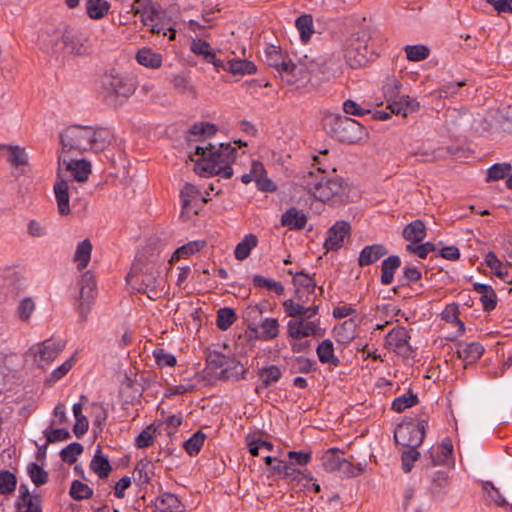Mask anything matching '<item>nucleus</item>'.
Here are the masks:
<instances>
[{
  "instance_id": "obj_24",
  "label": "nucleus",
  "mask_w": 512,
  "mask_h": 512,
  "mask_svg": "<svg viewBox=\"0 0 512 512\" xmlns=\"http://www.w3.org/2000/svg\"><path fill=\"white\" fill-rule=\"evenodd\" d=\"M293 284L296 287V294L300 301H303L304 294H313L316 289L315 279L304 272H297L293 275Z\"/></svg>"
},
{
  "instance_id": "obj_22",
  "label": "nucleus",
  "mask_w": 512,
  "mask_h": 512,
  "mask_svg": "<svg viewBox=\"0 0 512 512\" xmlns=\"http://www.w3.org/2000/svg\"><path fill=\"white\" fill-rule=\"evenodd\" d=\"M388 253L387 248L382 244H373L365 246L358 257L360 267L369 266L377 262Z\"/></svg>"
},
{
  "instance_id": "obj_2",
  "label": "nucleus",
  "mask_w": 512,
  "mask_h": 512,
  "mask_svg": "<svg viewBox=\"0 0 512 512\" xmlns=\"http://www.w3.org/2000/svg\"><path fill=\"white\" fill-rule=\"evenodd\" d=\"M235 153L236 149L229 143H221L218 147L212 144L205 147L196 146L195 155L199 156L196 160V170L229 179L233 175L230 163Z\"/></svg>"
},
{
  "instance_id": "obj_26",
  "label": "nucleus",
  "mask_w": 512,
  "mask_h": 512,
  "mask_svg": "<svg viewBox=\"0 0 512 512\" xmlns=\"http://www.w3.org/2000/svg\"><path fill=\"white\" fill-rule=\"evenodd\" d=\"M307 216L296 208H289L281 217V224L289 230H301L306 226Z\"/></svg>"
},
{
  "instance_id": "obj_11",
  "label": "nucleus",
  "mask_w": 512,
  "mask_h": 512,
  "mask_svg": "<svg viewBox=\"0 0 512 512\" xmlns=\"http://www.w3.org/2000/svg\"><path fill=\"white\" fill-rule=\"evenodd\" d=\"M80 292L78 300V313L80 322H86L94 301L96 281L90 271L83 273L79 280Z\"/></svg>"
},
{
  "instance_id": "obj_25",
  "label": "nucleus",
  "mask_w": 512,
  "mask_h": 512,
  "mask_svg": "<svg viewBox=\"0 0 512 512\" xmlns=\"http://www.w3.org/2000/svg\"><path fill=\"white\" fill-rule=\"evenodd\" d=\"M63 25L56 28H46L39 34L41 44L46 50H56L60 43L63 44Z\"/></svg>"
},
{
  "instance_id": "obj_19",
  "label": "nucleus",
  "mask_w": 512,
  "mask_h": 512,
  "mask_svg": "<svg viewBox=\"0 0 512 512\" xmlns=\"http://www.w3.org/2000/svg\"><path fill=\"white\" fill-rule=\"evenodd\" d=\"M180 198L182 200V216L189 217L190 213L198 214L200 206L197 201L200 198V192L194 185L186 183L180 191Z\"/></svg>"
},
{
  "instance_id": "obj_39",
  "label": "nucleus",
  "mask_w": 512,
  "mask_h": 512,
  "mask_svg": "<svg viewBox=\"0 0 512 512\" xmlns=\"http://www.w3.org/2000/svg\"><path fill=\"white\" fill-rule=\"evenodd\" d=\"M245 374L244 366L238 361H227V364L220 372L221 379L237 381Z\"/></svg>"
},
{
  "instance_id": "obj_3",
  "label": "nucleus",
  "mask_w": 512,
  "mask_h": 512,
  "mask_svg": "<svg viewBox=\"0 0 512 512\" xmlns=\"http://www.w3.org/2000/svg\"><path fill=\"white\" fill-rule=\"evenodd\" d=\"M128 282L139 283L138 291L146 293L150 299L158 297L163 279L160 277L159 265L155 259H147L143 254L136 257L130 273L126 277Z\"/></svg>"
},
{
  "instance_id": "obj_63",
  "label": "nucleus",
  "mask_w": 512,
  "mask_h": 512,
  "mask_svg": "<svg viewBox=\"0 0 512 512\" xmlns=\"http://www.w3.org/2000/svg\"><path fill=\"white\" fill-rule=\"evenodd\" d=\"M420 457V453L416 448H407V450L403 451L401 455L402 459V468L407 473L410 472L414 462L417 461Z\"/></svg>"
},
{
  "instance_id": "obj_13",
  "label": "nucleus",
  "mask_w": 512,
  "mask_h": 512,
  "mask_svg": "<svg viewBox=\"0 0 512 512\" xmlns=\"http://www.w3.org/2000/svg\"><path fill=\"white\" fill-rule=\"evenodd\" d=\"M64 347L63 341L48 339L35 345L31 350L33 351L35 362L40 367H44L54 361Z\"/></svg>"
},
{
  "instance_id": "obj_42",
  "label": "nucleus",
  "mask_w": 512,
  "mask_h": 512,
  "mask_svg": "<svg viewBox=\"0 0 512 512\" xmlns=\"http://www.w3.org/2000/svg\"><path fill=\"white\" fill-rule=\"evenodd\" d=\"M206 242L203 240L191 241L179 247L172 255L170 262L178 261L181 258L188 257L200 251Z\"/></svg>"
},
{
  "instance_id": "obj_14",
  "label": "nucleus",
  "mask_w": 512,
  "mask_h": 512,
  "mask_svg": "<svg viewBox=\"0 0 512 512\" xmlns=\"http://www.w3.org/2000/svg\"><path fill=\"white\" fill-rule=\"evenodd\" d=\"M264 60L269 66L274 67L281 76L294 75L297 70V65L291 60H287L281 50L273 45L264 49Z\"/></svg>"
},
{
  "instance_id": "obj_35",
  "label": "nucleus",
  "mask_w": 512,
  "mask_h": 512,
  "mask_svg": "<svg viewBox=\"0 0 512 512\" xmlns=\"http://www.w3.org/2000/svg\"><path fill=\"white\" fill-rule=\"evenodd\" d=\"M401 260L399 256L392 255L384 259L381 265V282L384 285L392 283L395 271L400 267Z\"/></svg>"
},
{
  "instance_id": "obj_41",
  "label": "nucleus",
  "mask_w": 512,
  "mask_h": 512,
  "mask_svg": "<svg viewBox=\"0 0 512 512\" xmlns=\"http://www.w3.org/2000/svg\"><path fill=\"white\" fill-rule=\"evenodd\" d=\"M110 4L106 0H88L86 11L91 19H102L109 11Z\"/></svg>"
},
{
  "instance_id": "obj_29",
  "label": "nucleus",
  "mask_w": 512,
  "mask_h": 512,
  "mask_svg": "<svg viewBox=\"0 0 512 512\" xmlns=\"http://www.w3.org/2000/svg\"><path fill=\"white\" fill-rule=\"evenodd\" d=\"M474 290L480 294V301L485 311H492L497 305V295L490 285L474 283Z\"/></svg>"
},
{
  "instance_id": "obj_46",
  "label": "nucleus",
  "mask_w": 512,
  "mask_h": 512,
  "mask_svg": "<svg viewBox=\"0 0 512 512\" xmlns=\"http://www.w3.org/2000/svg\"><path fill=\"white\" fill-rule=\"evenodd\" d=\"M171 83L177 91L182 94H188L193 97L196 96V89L194 85L191 83L190 78L186 74H177L174 75Z\"/></svg>"
},
{
  "instance_id": "obj_59",
  "label": "nucleus",
  "mask_w": 512,
  "mask_h": 512,
  "mask_svg": "<svg viewBox=\"0 0 512 512\" xmlns=\"http://www.w3.org/2000/svg\"><path fill=\"white\" fill-rule=\"evenodd\" d=\"M458 305L455 303L448 304L445 309L441 313V317L443 320L449 323H457L459 325V329L461 332L464 331V324L459 320L458 317Z\"/></svg>"
},
{
  "instance_id": "obj_57",
  "label": "nucleus",
  "mask_w": 512,
  "mask_h": 512,
  "mask_svg": "<svg viewBox=\"0 0 512 512\" xmlns=\"http://www.w3.org/2000/svg\"><path fill=\"white\" fill-rule=\"evenodd\" d=\"M418 401L415 394L408 393L397 397L392 402V409L398 413L403 412L405 409L414 406Z\"/></svg>"
},
{
  "instance_id": "obj_47",
  "label": "nucleus",
  "mask_w": 512,
  "mask_h": 512,
  "mask_svg": "<svg viewBox=\"0 0 512 512\" xmlns=\"http://www.w3.org/2000/svg\"><path fill=\"white\" fill-rule=\"evenodd\" d=\"M17 486V477L8 470H0V494L10 495Z\"/></svg>"
},
{
  "instance_id": "obj_28",
  "label": "nucleus",
  "mask_w": 512,
  "mask_h": 512,
  "mask_svg": "<svg viewBox=\"0 0 512 512\" xmlns=\"http://www.w3.org/2000/svg\"><path fill=\"white\" fill-rule=\"evenodd\" d=\"M159 11L160 6L151 0H146L141 9L135 7L134 5L131 6V12L134 15H140L142 23L146 26L149 25V22L156 21L159 15Z\"/></svg>"
},
{
  "instance_id": "obj_54",
  "label": "nucleus",
  "mask_w": 512,
  "mask_h": 512,
  "mask_svg": "<svg viewBox=\"0 0 512 512\" xmlns=\"http://www.w3.org/2000/svg\"><path fill=\"white\" fill-rule=\"evenodd\" d=\"M512 170L509 163H496L492 165L487 171V182L497 181L505 178Z\"/></svg>"
},
{
  "instance_id": "obj_40",
  "label": "nucleus",
  "mask_w": 512,
  "mask_h": 512,
  "mask_svg": "<svg viewBox=\"0 0 512 512\" xmlns=\"http://www.w3.org/2000/svg\"><path fill=\"white\" fill-rule=\"evenodd\" d=\"M487 266L493 270L495 275L508 283H512V278L508 279L507 266L504 265L494 252H488L485 256Z\"/></svg>"
},
{
  "instance_id": "obj_64",
  "label": "nucleus",
  "mask_w": 512,
  "mask_h": 512,
  "mask_svg": "<svg viewBox=\"0 0 512 512\" xmlns=\"http://www.w3.org/2000/svg\"><path fill=\"white\" fill-rule=\"evenodd\" d=\"M154 439V430L152 426H147L135 439V445L138 448H146L152 445Z\"/></svg>"
},
{
  "instance_id": "obj_50",
  "label": "nucleus",
  "mask_w": 512,
  "mask_h": 512,
  "mask_svg": "<svg viewBox=\"0 0 512 512\" xmlns=\"http://www.w3.org/2000/svg\"><path fill=\"white\" fill-rule=\"evenodd\" d=\"M205 438L206 435L203 432L197 431L188 440L184 442L183 447L185 451L190 456L197 455L204 444Z\"/></svg>"
},
{
  "instance_id": "obj_18",
  "label": "nucleus",
  "mask_w": 512,
  "mask_h": 512,
  "mask_svg": "<svg viewBox=\"0 0 512 512\" xmlns=\"http://www.w3.org/2000/svg\"><path fill=\"white\" fill-rule=\"evenodd\" d=\"M18 512H42V501L39 495L31 494L26 484L19 486V499L16 503Z\"/></svg>"
},
{
  "instance_id": "obj_9",
  "label": "nucleus",
  "mask_w": 512,
  "mask_h": 512,
  "mask_svg": "<svg viewBox=\"0 0 512 512\" xmlns=\"http://www.w3.org/2000/svg\"><path fill=\"white\" fill-rule=\"evenodd\" d=\"M63 50L74 56H86L92 53L93 44L87 32L63 25Z\"/></svg>"
},
{
  "instance_id": "obj_48",
  "label": "nucleus",
  "mask_w": 512,
  "mask_h": 512,
  "mask_svg": "<svg viewBox=\"0 0 512 512\" xmlns=\"http://www.w3.org/2000/svg\"><path fill=\"white\" fill-rule=\"evenodd\" d=\"M27 473L37 487H40L47 483L48 473L37 463L31 462L27 466Z\"/></svg>"
},
{
  "instance_id": "obj_36",
  "label": "nucleus",
  "mask_w": 512,
  "mask_h": 512,
  "mask_svg": "<svg viewBox=\"0 0 512 512\" xmlns=\"http://www.w3.org/2000/svg\"><path fill=\"white\" fill-rule=\"evenodd\" d=\"M258 244V239L256 235L254 234H247L245 237L240 241L235 250L234 255L235 258L239 261H243L246 258L249 257L251 250L254 249Z\"/></svg>"
},
{
  "instance_id": "obj_33",
  "label": "nucleus",
  "mask_w": 512,
  "mask_h": 512,
  "mask_svg": "<svg viewBox=\"0 0 512 512\" xmlns=\"http://www.w3.org/2000/svg\"><path fill=\"white\" fill-rule=\"evenodd\" d=\"M402 236L412 243L421 242L426 237V226L422 220H414L403 229Z\"/></svg>"
},
{
  "instance_id": "obj_17",
  "label": "nucleus",
  "mask_w": 512,
  "mask_h": 512,
  "mask_svg": "<svg viewBox=\"0 0 512 512\" xmlns=\"http://www.w3.org/2000/svg\"><path fill=\"white\" fill-rule=\"evenodd\" d=\"M350 225L345 221L336 222L327 231V238L324 242V247L327 251H337L343 244L346 236L349 235Z\"/></svg>"
},
{
  "instance_id": "obj_45",
  "label": "nucleus",
  "mask_w": 512,
  "mask_h": 512,
  "mask_svg": "<svg viewBox=\"0 0 512 512\" xmlns=\"http://www.w3.org/2000/svg\"><path fill=\"white\" fill-rule=\"evenodd\" d=\"M341 451L337 448H330L322 455V466L328 472H336L343 457L340 456Z\"/></svg>"
},
{
  "instance_id": "obj_30",
  "label": "nucleus",
  "mask_w": 512,
  "mask_h": 512,
  "mask_svg": "<svg viewBox=\"0 0 512 512\" xmlns=\"http://www.w3.org/2000/svg\"><path fill=\"white\" fill-rule=\"evenodd\" d=\"M316 353L321 363L329 364L333 367H338L340 365L339 358L334 354V346L331 340H323L318 345Z\"/></svg>"
},
{
  "instance_id": "obj_56",
  "label": "nucleus",
  "mask_w": 512,
  "mask_h": 512,
  "mask_svg": "<svg viewBox=\"0 0 512 512\" xmlns=\"http://www.w3.org/2000/svg\"><path fill=\"white\" fill-rule=\"evenodd\" d=\"M83 452V446L80 443L74 442L63 448L60 452V457L63 462L73 464L76 462L77 457Z\"/></svg>"
},
{
  "instance_id": "obj_23",
  "label": "nucleus",
  "mask_w": 512,
  "mask_h": 512,
  "mask_svg": "<svg viewBox=\"0 0 512 512\" xmlns=\"http://www.w3.org/2000/svg\"><path fill=\"white\" fill-rule=\"evenodd\" d=\"M483 352L484 348L479 342L459 343L456 350L457 357L466 364L475 363L482 356Z\"/></svg>"
},
{
  "instance_id": "obj_31",
  "label": "nucleus",
  "mask_w": 512,
  "mask_h": 512,
  "mask_svg": "<svg viewBox=\"0 0 512 512\" xmlns=\"http://www.w3.org/2000/svg\"><path fill=\"white\" fill-rule=\"evenodd\" d=\"M90 469L97 474L100 479L107 478L112 470L108 459L102 455L100 446L97 447L90 462Z\"/></svg>"
},
{
  "instance_id": "obj_6",
  "label": "nucleus",
  "mask_w": 512,
  "mask_h": 512,
  "mask_svg": "<svg viewBox=\"0 0 512 512\" xmlns=\"http://www.w3.org/2000/svg\"><path fill=\"white\" fill-rule=\"evenodd\" d=\"M324 125L331 137L339 142L354 144L362 137L363 127L361 124L344 115H328Z\"/></svg>"
},
{
  "instance_id": "obj_49",
  "label": "nucleus",
  "mask_w": 512,
  "mask_h": 512,
  "mask_svg": "<svg viewBox=\"0 0 512 512\" xmlns=\"http://www.w3.org/2000/svg\"><path fill=\"white\" fill-rule=\"evenodd\" d=\"M281 376H282L281 370L275 365L263 367L259 371V377L262 381V385L265 388H267L271 384L277 382L281 378Z\"/></svg>"
},
{
  "instance_id": "obj_4",
  "label": "nucleus",
  "mask_w": 512,
  "mask_h": 512,
  "mask_svg": "<svg viewBox=\"0 0 512 512\" xmlns=\"http://www.w3.org/2000/svg\"><path fill=\"white\" fill-rule=\"evenodd\" d=\"M301 185L309 194L321 202L329 201L344 191V183L340 177L328 178L326 175L313 171L302 173Z\"/></svg>"
},
{
  "instance_id": "obj_37",
  "label": "nucleus",
  "mask_w": 512,
  "mask_h": 512,
  "mask_svg": "<svg viewBox=\"0 0 512 512\" xmlns=\"http://www.w3.org/2000/svg\"><path fill=\"white\" fill-rule=\"evenodd\" d=\"M136 60L140 65L154 69L159 68L162 64V56L150 48L140 49L136 54Z\"/></svg>"
},
{
  "instance_id": "obj_34",
  "label": "nucleus",
  "mask_w": 512,
  "mask_h": 512,
  "mask_svg": "<svg viewBox=\"0 0 512 512\" xmlns=\"http://www.w3.org/2000/svg\"><path fill=\"white\" fill-rule=\"evenodd\" d=\"M252 173L256 175L255 182L259 190L264 192L276 191V185L266 176L264 166L261 162H252Z\"/></svg>"
},
{
  "instance_id": "obj_32",
  "label": "nucleus",
  "mask_w": 512,
  "mask_h": 512,
  "mask_svg": "<svg viewBox=\"0 0 512 512\" xmlns=\"http://www.w3.org/2000/svg\"><path fill=\"white\" fill-rule=\"evenodd\" d=\"M156 507L161 512H182L184 506L179 498L172 493H163L156 499Z\"/></svg>"
},
{
  "instance_id": "obj_61",
  "label": "nucleus",
  "mask_w": 512,
  "mask_h": 512,
  "mask_svg": "<svg viewBox=\"0 0 512 512\" xmlns=\"http://www.w3.org/2000/svg\"><path fill=\"white\" fill-rule=\"evenodd\" d=\"M153 356L158 366L160 367H173L176 365V357L170 353H167L164 349L158 348L153 351Z\"/></svg>"
},
{
  "instance_id": "obj_10",
  "label": "nucleus",
  "mask_w": 512,
  "mask_h": 512,
  "mask_svg": "<svg viewBox=\"0 0 512 512\" xmlns=\"http://www.w3.org/2000/svg\"><path fill=\"white\" fill-rule=\"evenodd\" d=\"M398 88L399 82L395 78L387 79V83L384 86V95L388 102L387 108H389L393 114L405 117L408 113L418 110L419 103L414 99H410L408 96H401L397 99Z\"/></svg>"
},
{
  "instance_id": "obj_12",
  "label": "nucleus",
  "mask_w": 512,
  "mask_h": 512,
  "mask_svg": "<svg viewBox=\"0 0 512 512\" xmlns=\"http://www.w3.org/2000/svg\"><path fill=\"white\" fill-rule=\"evenodd\" d=\"M73 156H75V154L59 153V171L62 167H64L66 171L71 172V176L75 180H77L78 182H85L88 179L89 174L91 173V164L89 161L84 159H74Z\"/></svg>"
},
{
  "instance_id": "obj_51",
  "label": "nucleus",
  "mask_w": 512,
  "mask_h": 512,
  "mask_svg": "<svg viewBox=\"0 0 512 512\" xmlns=\"http://www.w3.org/2000/svg\"><path fill=\"white\" fill-rule=\"evenodd\" d=\"M406 57L409 61L419 62L428 58L430 50L425 45H407L404 48Z\"/></svg>"
},
{
  "instance_id": "obj_20",
  "label": "nucleus",
  "mask_w": 512,
  "mask_h": 512,
  "mask_svg": "<svg viewBox=\"0 0 512 512\" xmlns=\"http://www.w3.org/2000/svg\"><path fill=\"white\" fill-rule=\"evenodd\" d=\"M287 328L289 336L293 339L314 336L319 329V321H306L304 319L289 321Z\"/></svg>"
},
{
  "instance_id": "obj_38",
  "label": "nucleus",
  "mask_w": 512,
  "mask_h": 512,
  "mask_svg": "<svg viewBox=\"0 0 512 512\" xmlns=\"http://www.w3.org/2000/svg\"><path fill=\"white\" fill-rule=\"evenodd\" d=\"M92 252V244L89 239H84L78 243L74 254V261L77 263L78 269L82 270L87 267Z\"/></svg>"
},
{
  "instance_id": "obj_60",
  "label": "nucleus",
  "mask_w": 512,
  "mask_h": 512,
  "mask_svg": "<svg viewBox=\"0 0 512 512\" xmlns=\"http://www.w3.org/2000/svg\"><path fill=\"white\" fill-rule=\"evenodd\" d=\"M35 310V303L30 297L22 299L17 307V316L21 321H27Z\"/></svg>"
},
{
  "instance_id": "obj_58",
  "label": "nucleus",
  "mask_w": 512,
  "mask_h": 512,
  "mask_svg": "<svg viewBox=\"0 0 512 512\" xmlns=\"http://www.w3.org/2000/svg\"><path fill=\"white\" fill-rule=\"evenodd\" d=\"M364 471V467L361 464L354 466L350 461L345 458L342 459L339 464L336 472L344 477H355L362 474Z\"/></svg>"
},
{
  "instance_id": "obj_27",
  "label": "nucleus",
  "mask_w": 512,
  "mask_h": 512,
  "mask_svg": "<svg viewBox=\"0 0 512 512\" xmlns=\"http://www.w3.org/2000/svg\"><path fill=\"white\" fill-rule=\"evenodd\" d=\"M224 71H228L233 75H251L256 73V65L245 59H230L224 63Z\"/></svg>"
},
{
  "instance_id": "obj_44",
  "label": "nucleus",
  "mask_w": 512,
  "mask_h": 512,
  "mask_svg": "<svg viewBox=\"0 0 512 512\" xmlns=\"http://www.w3.org/2000/svg\"><path fill=\"white\" fill-rule=\"evenodd\" d=\"M69 495L76 501L87 500L93 496V489L80 480L71 483Z\"/></svg>"
},
{
  "instance_id": "obj_8",
  "label": "nucleus",
  "mask_w": 512,
  "mask_h": 512,
  "mask_svg": "<svg viewBox=\"0 0 512 512\" xmlns=\"http://www.w3.org/2000/svg\"><path fill=\"white\" fill-rule=\"evenodd\" d=\"M427 426V418L398 424L394 430L395 443L406 448H417L423 442Z\"/></svg>"
},
{
  "instance_id": "obj_53",
  "label": "nucleus",
  "mask_w": 512,
  "mask_h": 512,
  "mask_svg": "<svg viewBox=\"0 0 512 512\" xmlns=\"http://www.w3.org/2000/svg\"><path fill=\"white\" fill-rule=\"evenodd\" d=\"M261 335L260 338L263 340H272L276 338L279 334V323L277 319L274 318H266L261 326Z\"/></svg>"
},
{
  "instance_id": "obj_1",
  "label": "nucleus",
  "mask_w": 512,
  "mask_h": 512,
  "mask_svg": "<svg viewBox=\"0 0 512 512\" xmlns=\"http://www.w3.org/2000/svg\"><path fill=\"white\" fill-rule=\"evenodd\" d=\"M108 136V131L103 128L70 125L59 134L60 153L77 156L88 151H101L109 143Z\"/></svg>"
},
{
  "instance_id": "obj_15",
  "label": "nucleus",
  "mask_w": 512,
  "mask_h": 512,
  "mask_svg": "<svg viewBox=\"0 0 512 512\" xmlns=\"http://www.w3.org/2000/svg\"><path fill=\"white\" fill-rule=\"evenodd\" d=\"M410 335L406 328L397 326L393 328L385 338V347L401 355H409L411 347L409 344Z\"/></svg>"
},
{
  "instance_id": "obj_21",
  "label": "nucleus",
  "mask_w": 512,
  "mask_h": 512,
  "mask_svg": "<svg viewBox=\"0 0 512 512\" xmlns=\"http://www.w3.org/2000/svg\"><path fill=\"white\" fill-rule=\"evenodd\" d=\"M0 156L6 157L13 167L26 165L28 162L25 148L18 145L0 144Z\"/></svg>"
},
{
  "instance_id": "obj_7",
  "label": "nucleus",
  "mask_w": 512,
  "mask_h": 512,
  "mask_svg": "<svg viewBox=\"0 0 512 512\" xmlns=\"http://www.w3.org/2000/svg\"><path fill=\"white\" fill-rule=\"evenodd\" d=\"M101 88L104 99L113 105H116L117 98L127 99L135 91L134 84L114 70L105 73L101 77Z\"/></svg>"
},
{
  "instance_id": "obj_52",
  "label": "nucleus",
  "mask_w": 512,
  "mask_h": 512,
  "mask_svg": "<svg viewBox=\"0 0 512 512\" xmlns=\"http://www.w3.org/2000/svg\"><path fill=\"white\" fill-rule=\"evenodd\" d=\"M235 320L236 314L233 309L224 307L218 310L216 324L220 330L226 331Z\"/></svg>"
},
{
  "instance_id": "obj_55",
  "label": "nucleus",
  "mask_w": 512,
  "mask_h": 512,
  "mask_svg": "<svg viewBox=\"0 0 512 512\" xmlns=\"http://www.w3.org/2000/svg\"><path fill=\"white\" fill-rule=\"evenodd\" d=\"M253 285L255 287H265L267 290L273 291L277 295H282L284 293V287L280 282L267 279L262 275H255L253 277Z\"/></svg>"
},
{
  "instance_id": "obj_16",
  "label": "nucleus",
  "mask_w": 512,
  "mask_h": 512,
  "mask_svg": "<svg viewBox=\"0 0 512 512\" xmlns=\"http://www.w3.org/2000/svg\"><path fill=\"white\" fill-rule=\"evenodd\" d=\"M73 182L71 180L63 179L58 173V177L53 186V192L57 203V210L61 216H67L70 214V185Z\"/></svg>"
},
{
  "instance_id": "obj_62",
  "label": "nucleus",
  "mask_w": 512,
  "mask_h": 512,
  "mask_svg": "<svg viewBox=\"0 0 512 512\" xmlns=\"http://www.w3.org/2000/svg\"><path fill=\"white\" fill-rule=\"evenodd\" d=\"M217 132V127L214 124L208 122H199L194 124L189 133L192 136L204 135L210 137Z\"/></svg>"
},
{
  "instance_id": "obj_43",
  "label": "nucleus",
  "mask_w": 512,
  "mask_h": 512,
  "mask_svg": "<svg viewBox=\"0 0 512 512\" xmlns=\"http://www.w3.org/2000/svg\"><path fill=\"white\" fill-rule=\"evenodd\" d=\"M295 25L300 33L301 41L307 43L314 33L312 16L304 14L298 17L295 21Z\"/></svg>"
},
{
  "instance_id": "obj_5",
  "label": "nucleus",
  "mask_w": 512,
  "mask_h": 512,
  "mask_svg": "<svg viewBox=\"0 0 512 512\" xmlns=\"http://www.w3.org/2000/svg\"><path fill=\"white\" fill-rule=\"evenodd\" d=\"M374 34V29L370 26H364L352 33L347 39L344 57L350 67L359 68L368 62L369 58L372 56V51L368 43L373 38Z\"/></svg>"
}]
</instances>
